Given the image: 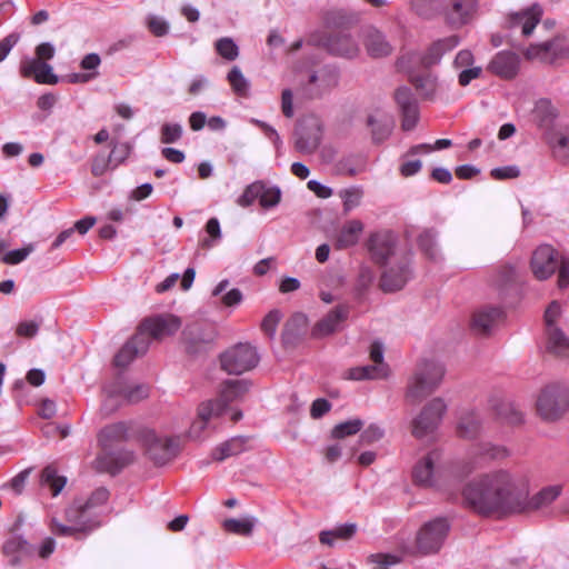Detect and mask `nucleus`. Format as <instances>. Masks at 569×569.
<instances>
[{
  "mask_svg": "<svg viewBox=\"0 0 569 569\" xmlns=\"http://www.w3.org/2000/svg\"><path fill=\"white\" fill-rule=\"evenodd\" d=\"M451 144H452V142L450 139H438L433 146L428 144V143L417 144L409 149L406 157L416 156L418 153H428L435 149L440 150V149L449 148Z\"/></svg>",
  "mask_w": 569,
  "mask_h": 569,
  "instance_id": "nucleus-63",
  "label": "nucleus"
},
{
  "mask_svg": "<svg viewBox=\"0 0 569 569\" xmlns=\"http://www.w3.org/2000/svg\"><path fill=\"white\" fill-rule=\"evenodd\" d=\"M439 458L440 453L433 450L417 462L412 472L416 483L423 487H430L433 485L435 465Z\"/></svg>",
  "mask_w": 569,
  "mask_h": 569,
  "instance_id": "nucleus-29",
  "label": "nucleus"
},
{
  "mask_svg": "<svg viewBox=\"0 0 569 569\" xmlns=\"http://www.w3.org/2000/svg\"><path fill=\"white\" fill-rule=\"evenodd\" d=\"M458 36H450L433 42L421 57V63L429 68L440 62L442 56L459 44Z\"/></svg>",
  "mask_w": 569,
  "mask_h": 569,
  "instance_id": "nucleus-31",
  "label": "nucleus"
},
{
  "mask_svg": "<svg viewBox=\"0 0 569 569\" xmlns=\"http://www.w3.org/2000/svg\"><path fill=\"white\" fill-rule=\"evenodd\" d=\"M388 376L389 367L386 363L356 367L348 372V378L351 380L383 379Z\"/></svg>",
  "mask_w": 569,
  "mask_h": 569,
  "instance_id": "nucleus-40",
  "label": "nucleus"
},
{
  "mask_svg": "<svg viewBox=\"0 0 569 569\" xmlns=\"http://www.w3.org/2000/svg\"><path fill=\"white\" fill-rule=\"evenodd\" d=\"M217 52L226 60L233 61L239 56V48L236 42L228 37L220 38L216 42Z\"/></svg>",
  "mask_w": 569,
  "mask_h": 569,
  "instance_id": "nucleus-57",
  "label": "nucleus"
},
{
  "mask_svg": "<svg viewBox=\"0 0 569 569\" xmlns=\"http://www.w3.org/2000/svg\"><path fill=\"white\" fill-rule=\"evenodd\" d=\"M410 276L408 263L386 270L380 279V287L385 292H393L403 288Z\"/></svg>",
  "mask_w": 569,
  "mask_h": 569,
  "instance_id": "nucleus-32",
  "label": "nucleus"
},
{
  "mask_svg": "<svg viewBox=\"0 0 569 569\" xmlns=\"http://www.w3.org/2000/svg\"><path fill=\"white\" fill-rule=\"evenodd\" d=\"M447 405L441 398H433L426 403L410 422V432L418 440H431L442 421Z\"/></svg>",
  "mask_w": 569,
  "mask_h": 569,
  "instance_id": "nucleus-3",
  "label": "nucleus"
},
{
  "mask_svg": "<svg viewBox=\"0 0 569 569\" xmlns=\"http://www.w3.org/2000/svg\"><path fill=\"white\" fill-rule=\"evenodd\" d=\"M395 100L402 114V129L406 131L412 130L419 119L418 103L411 90L407 87H401L395 92Z\"/></svg>",
  "mask_w": 569,
  "mask_h": 569,
  "instance_id": "nucleus-16",
  "label": "nucleus"
},
{
  "mask_svg": "<svg viewBox=\"0 0 569 569\" xmlns=\"http://www.w3.org/2000/svg\"><path fill=\"white\" fill-rule=\"evenodd\" d=\"M410 4L412 11L423 19L436 17L442 8L440 0H411Z\"/></svg>",
  "mask_w": 569,
  "mask_h": 569,
  "instance_id": "nucleus-48",
  "label": "nucleus"
},
{
  "mask_svg": "<svg viewBox=\"0 0 569 569\" xmlns=\"http://www.w3.org/2000/svg\"><path fill=\"white\" fill-rule=\"evenodd\" d=\"M503 319V311L499 307L486 306L472 315L470 329L476 336H489Z\"/></svg>",
  "mask_w": 569,
  "mask_h": 569,
  "instance_id": "nucleus-14",
  "label": "nucleus"
},
{
  "mask_svg": "<svg viewBox=\"0 0 569 569\" xmlns=\"http://www.w3.org/2000/svg\"><path fill=\"white\" fill-rule=\"evenodd\" d=\"M527 485L506 470L481 475L462 490L463 503L483 517L502 518L525 511Z\"/></svg>",
  "mask_w": 569,
  "mask_h": 569,
  "instance_id": "nucleus-1",
  "label": "nucleus"
},
{
  "mask_svg": "<svg viewBox=\"0 0 569 569\" xmlns=\"http://www.w3.org/2000/svg\"><path fill=\"white\" fill-rule=\"evenodd\" d=\"M481 430V420L478 415L475 412H468L463 415L457 427V432L459 437L465 439H473L476 438Z\"/></svg>",
  "mask_w": 569,
  "mask_h": 569,
  "instance_id": "nucleus-42",
  "label": "nucleus"
},
{
  "mask_svg": "<svg viewBox=\"0 0 569 569\" xmlns=\"http://www.w3.org/2000/svg\"><path fill=\"white\" fill-rule=\"evenodd\" d=\"M535 114L541 124H549L557 117V111L550 100L540 99L536 103Z\"/></svg>",
  "mask_w": 569,
  "mask_h": 569,
  "instance_id": "nucleus-55",
  "label": "nucleus"
},
{
  "mask_svg": "<svg viewBox=\"0 0 569 569\" xmlns=\"http://www.w3.org/2000/svg\"><path fill=\"white\" fill-rule=\"evenodd\" d=\"M181 327V320L173 315H160L144 319L138 333H142L148 340L149 337L161 340L164 337L174 335Z\"/></svg>",
  "mask_w": 569,
  "mask_h": 569,
  "instance_id": "nucleus-9",
  "label": "nucleus"
},
{
  "mask_svg": "<svg viewBox=\"0 0 569 569\" xmlns=\"http://www.w3.org/2000/svg\"><path fill=\"white\" fill-rule=\"evenodd\" d=\"M33 251V246L28 244L24 248L21 249H14L11 251H8L4 257L2 258V261L7 264H17L23 261L31 252Z\"/></svg>",
  "mask_w": 569,
  "mask_h": 569,
  "instance_id": "nucleus-64",
  "label": "nucleus"
},
{
  "mask_svg": "<svg viewBox=\"0 0 569 569\" xmlns=\"http://www.w3.org/2000/svg\"><path fill=\"white\" fill-rule=\"evenodd\" d=\"M133 461V453L130 451L111 452L104 450L103 453L99 455L93 465L94 469L99 472H108L110 475H117L122 468Z\"/></svg>",
  "mask_w": 569,
  "mask_h": 569,
  "instance_id": "nucleus-24",
  "label": "nucleus"
},
{
  "mask_svg": "<svg viewBox=\"0 0 569 569\" xmlns=\"http://www.w3.org/2000/svg\"><path fill=\"white\" fill-rule=\"evenodd\" d=\"M562 487L559 485L542 488L530 499L526 497L525 511L539 510L551 505L561 493Z\"/></svg>",
  "mask_w": 569,
  "mask_h": 569,
  "instance_id": "nucleus-38",
  "label": "nucleus"
},
{
  "mask_svg": "<svg viewBox=\"0 0 569 569\" xmlns=\"http://www.w3.org/2000/svg\"><path fill=\"white\" fill-rule=\"evenodd\" d=\"M183 129L179 123L166 122L160 129V141L164 144H171L179 141L182 137Z\"/></svg>",
  "mask_w": 569,
  "mask_h": 569,
  "instance_id": "nucleus-56",
  "label": "nucleus"
},
{
  "mask_svg": "<svg viewBox=\"0 0 569 569\" xmlns=\"http://www.w3.org/2000/svg\"><path fill=\"white\" fill-rule=\"evenodd\" d=\"M450 530L446 518H436L425 523L417 533L416 546L421 555L438 552Z\"/></svg>",
  "mask_w": 569,
  "mask_h": 569,
  "instance_id": "nucleus-7",
  "label": "nucleus"
},
{
  "mask_svg": "<svg viewBox=\"0 0 569 569\" xmlns=\"http://www.w3.org/2000/svg\"><path fill=\"white\" fill-rule=\"evenodd\" d=\"M2 552L4 556L12 558L11 565L17 566L20 563L22 557H28L33 553V547L22 536L14 535L4 541Z\"/></svg>",
  "mask_w": 569,
  "mask_h": 569,
  "instance_id": "nucleus-34",
  "label": "nucleus"
},
{
  "mask_svg": "<svg viewBox=\"0 0 569 569\" xmlns=\"http://www.w3.org/2000/svg\"><path fill=\"white\" fill-rule=\"evenodd\" d=\"M349 311L350 309L347 305L335 307L315 325L311 336L319 339L339 331L342 328V323L348 319Z\"/></svg>",
  "mask_w": 569,
  "mask_h": 569,
  "instance_id": "nucleus-15",
  "label": "nucleus"
},
{
  "mask_svg": "<svg viewBox=\"0 0 569 569\" xmlns=\"http://www.w3.org/2000/svg\"><path fill=\"white\" fill-rule=\"evenodd\" d=\"M367 122L368 126L371 127L372 139L375 142L385 141L390 136L393 128V122L388 117L378 120L376 117L369 116Z\"/></svg>",
  "mask_w": 569,
  "mask_h": 569,
  "instance_id": "nucleus-43",
  "label": "nucleus"
},
{
  "mask_svg": "<svg viewBox=\"0 0 569 569\" xmlns=\"http://www.w3.org/2000/svg\"><path fill=\"white\" fill-rule=\"evenodd\" d=\"M121 390L120 379L103 387V400L100 407V413L103 418L114 413L126 402Z\"/></svg>",
  "mask_w": 569,
  "mask_h": 569,
  "instance_id": "nucleus-30",
  "label": "nucleus"
},
{
  "mask_svg": "<svg viewBox=\"0 0 569 569\" xmlns=\"http://www.w3.org/2000/svg\"><path fill=\"white\" fill-rule=\"evenodd\" d=\"M400 561V557L392 553H372L367 558V563L371 566V569H390Z\"/></svg>",
  "mask_w": 569,
  "mask_h": 569,
  "instance_id": "nucleus-54",
  "label": "nucleus"
},
{
  "mask_svg": "<svg viewBox=\"0 0 569 569\" xmlns=\"http://www.w3.org/2000/svg\"><path fill=\"white\" fill-rule=\"evenodd\" d=\"M282 313L278 309L271 310L262 320L261 329L271 339L274 338Z\"/></svg>",
  "mask_w": 569,
  "mask_h": 569,
  "instance_id": "nucleus-61",
  "label": "nucleus"
},
{
  "mask_svg": "<svg viewBox=\"0 0 569 569\" xmlns=\"http://www.w3.org/2000/svg\"><path fill=\"white\" fill-rule=\"evenodd\" d=\"M491 408L497 419L508 426H520L525 421L523 412L508 399H492Z\"/></svg>",
  "mask_w": 569,
  "mask_h": 569,
  "instance_id": "nucleus-25",
  "label": "nucleus"
},
{
  "mask_svg": "<svg viewBox=\"0 0 569 569\" xmlns=\"http://www.w3.org/2000/svg\"><path fill=\"white\" fill-rule=\"evenodd\" d=\"M519 66L518 54L510 51H500L491 59L488 70L502 79L510 80L517 76Z\"/></svg>",
  "mask_w": 569,
  "mask_h": 569,
  "instance_id": "nucleus-22",
  "label": "nucleus"
},
{
  "mask_svg": "<svg viewBox=\"0 0 569 569\" xmlns=\"http://www.w3.org/2000/svg\"><path fill=\"white\" fill-rule=\"evenodd\" d=\"M339 197L342 200L343 212L348 213L360 206L363 198V190L361 187L352 186L340 190Z\"/></svg>",
  "mask_w": 569,
  "mask_h": 569,
  "instance_id": "nucleus-46",
  "label": "nucleus"
},
{
  "mask_svg": "<svg viewBox=\"0 0 569 569\" xmlns=\"http://www.w3.org/2000/svg\"><path fill=\"white\" fill-rule=\"evenodd\" d=\"M223 403L216 400H208L201 402L197 409V417L203 422L210 425V422L220 417L224 412Z\"/></svg>",
  "mask_w": 569,
  "mask_h": 569,
  "instance_id": "nucleus-45",
  "label": "nucleus"
},
{
  "mask_svg": "<svg viewBox=\"0 0 569 569\" xmlns=\"http://www.w3.org/2000/svg\"><path fill=\"white\" fill-rule=\"evenodd\" d=\"M416 89L423 98H432L437 90V79L432 74L417 76L411 79Z\"/></svg>",
  "mask_w": 569,
  "mask_h": 569,
  "instance_id": "nucleus-52",
  "label": "nucleus"
},
{
  "mask_svg": "<svg viewBox=\"0 0 569 569\" xmlns=\"http://www.w3.org/2000/svg\"><path fill=\"white\" fill-rule=\"evenodd\" d=\"M227 79L236 94L244 98L249 96L250 82L243 76L239 67L233 66L229 71Z\"/></svg>",
  "mask_w": 569,
  "mask_h": 569,
  "instance_id": "nucleus-47",
  "label": "nucleus"
},
{
  "mask_svg": "<svg viewBox=\"0 0 569 569\" xmlns=\"http://www.w3.org/2000/svg\"><path fill=\"white\" fill-rule=\"evenodd\" d=\"M443 376L441 363L432 360L420 362L408 380L406 399L411 403L420 402L440 386Z\"/></svg>",
  "mask_w": 569,
  "mask_h": 569,
  "instance_id": "nucleus-2",
  "label": "nucleus"
},
{
  "mask_svg": "<svg viewBox=\"0 0 569 569\" xmlns=\"http://www.w3.org/2000/svg\"><path fill=\"white\" fill-rule=\"evenodd\" d=\"M131 150L132 147L128 142L114 143L111 152L109 153V157L112 161V169L123 163L126 159L130 156Z\"/></svg>",
  "mask_w": 569,
  "mask_h": 569,
  "instance_id": "nucleus-60",
  "label": "nucleus"
},
{
  "mask_svg": "<svg viewBox=\"0 0 569 569\" xmlns=\"http://www.w3.org/2000/svg\"><path fill=\"white\" fill-rule=\"evenodd\" d=\"M325 44L331 54L340 58L355 59L360 52L357 41L350 33L343 31L329 34Z\"/></svg>",
  "mask_w": 569,
  "mask_h": 569,
  "instance_id": "nucleus-17",
  "label": "nucleus"
},
{
  "mask_svg": "<svg viewBox=\"0 0 569 569\" xmlns=\"http://www.w3.org/2000/svg\"><path fill=\"white\" fill-rule=\"evenodd\" d=\"M20 73L24 78H33L38 83L56 84L59 81V78L52 72V67L38 59L22 60Z\"/></svg>",
  "mask_w": 569,
  "mask_h": 569,
  "instance_id": "nucleus-23",
  "label": "nucleus"
},
{
  "mask_svg": "<svg viewBox=\"0 0 569 569\" xmlns=\"http://www.w3.org/2000/svg\"><path fill=\"white\" fill-rule=\"evenodd\" d=\"M362 42L371 58L387 57L393 50L385 34L372 26L362 29Z\"/></svg>",
  "mask_w": 569,
  "mask_h": 569,
  "instance_id": "nucleus-21",
  "label": "nucleus"
},
{
  "mask_svg": "<svg viewBox=\"0 0 569 569\" xmlns=\"http://www.w3.org/2000/svg\"><path fill=\"white\" fill-rule=\"evenodd\" d=\"M250 438L246 436L233 437L214 448L212 458L217 461H223L229 457L240 455L250 449Z\"/></svg>",
  "mask_w": 569,
  "mask_h": 569,
  "instance_id": "nucleus-33",
  "label": "nucleus"
},
{
  "mask_svg": "<svg viewBox=\"0 0 569 569\" xmlns=\"http://www.w3.org/2000/svg\"><path fill=\"white\" fill-rule=\"evenodd\" d=\"M438 231L433 228L423 229L418 236V246L422 253L432 261L441 259V251L437 242Z\"/></svg>",
  "mask_w": 569,
  "mask_h": 569,
  "instance_id": "nucleus-39",
  "label": "nucleus"
},
{
  "mask_svg": "<svg viewBox=\"0 0 569 569\" xmlns=\"http://www.w3.org/2000/svg\"><path fill=\"white\" fill-rule=\"evenodd\" d=\"M357 527L355 523L341 525L333 530L321 531L319 540L322 545L332 546L333 538L336 539H350L356 533Z\"/></svg>",
  "mask_w": 569,
  "mask_h": 569,
  "instance_id": "nucleus-44",
  "label": "nucleus"
},
{
  "mask_svg": "<svg viewBox=\"0 0 569 569\" xmlns=\"http://www.w3.org/2000/svg\"><path fill=\"white\" fill-rule=\"evenodd\" d=\"M536 406L541 419L556 421L569 409V389L558 383L548 385L540 391Z\"/></svg>",
  "mask_w": 569,
  "mask_h": 569,
  "instance_id": "nucleus-4",
  "label": "nucleus"
},
{
  "mask_svg": "<svg viewBox=\"0 0 569 569\" xmlns=\"http://www.w3.org/2000/svg\"><path fill=\"white\" fill-rule=\"evenodd\" d=\"M121 392L123 399L128 403H137L149 396V387L147 385H128L121 380Z\"/></svg>",
  "mask_w": 569,
  "mask_h": 569,
  "instance_id": "nucleus-51",
  "label": "nucleus"
},
{
  "mask_svg": "<svg viewBox=\"0 0 569 569\" xmlns=\"http://www.w3.org/2000/svg\"><path fill=\"white\" fill-rule=\"evenodd\" d=\"M259 355L249 343H238L220 356L221 368L229 375H241L253 369Z\"/></svg>",
  "mask_w": 569,
  "mask_h": 569,
  "instance_id": "nucleus-5",
  "label": "nucleus"
},
{
  "mask_svg": "<svg viewBox=\"0 0 569 569\" xmlns=\"http://www.w3.org/2000/svg\"><path fill=\"white\" fill-rule=\"evenodd\" d=\"M142 442L149 458L159 466L172 460L180 449L178 437L158 435L153 430H148L143 433Z\"/></svg>",
  "mask_w": 569,
  "mask_h": 569,
  "instance_id": "nucleus-6",
  "label": "nucleus"
},
{
  "mask_svg": "<svg viewBox=\"0 0 569 569\" xmlns=\"http://www.w3.org/2000/svg\"><path fill=\"white\" fill-rule=\"evenodd\" d=\"M66 518L78 532L91 530L98 526V522L93 519L91 510L83 507V501L76 500L67 508Z\"/></svg>",
  "mask_w": 569,
  "mask_h": 569,
  "instance_id": "nucleus-27",
  "label": "nucleus"
},
{
  "mask_svg": "<svg viewBox=\"0 0 569 569\" xmlns=\"http://www.w3.org/2000/svg\"><path fill=\"white\" fill-rule=\"evenodd\" d=\"M547 349L558 357H569V339L558 327L549 329Z\"/></svg>",
  "mask_w": 569,
  "mask_h": 569,
  "instance_id": "nucleus-41",
  "label": "nucleus"
},
{
  "mask_svg": "<svg viewBox=\"0 0 569 569\" xmlns=\"http://www.w3.org/2000/svg\"><path fill=\"white\" fill-rule=\"evenodd\" d=\"M217 336V330L212 325L194 322L183 329L182 341L188 353L198 355L209 350Z\"/></svg>",
  "mask_w": 569,
  "mask_h": 569,
  "instance_id": "nucleus-8",
  "label": "nucleus"
},
{
  "mask_svg": "<svg viewBox=\"0 0 569 569\" xmlns=\"http://www.w3.org/2000/svg\"><path fill=\"white\" fill-rule=\"evenodd\" d=\"M477 10V0H449L443 9L445 21L451 28L459 29L475 19Z\"/></svg>",
  "mask_w": 569,
  "mask_h": 569,
  "instance_id": "nucleus-11",
  "label": "nucleus"
},
{
  "mask_svg": "<svg viewBox=\"0 0 569 569\" xmlns=\"http://www.w3.org/2000/svg\"><path fill=\"white\" fill-rule=\"evenodd\" d=\"M263 191V182L262 181H256L251 184H249L242 194L238 198V204L240 207H249L251 206L257 199H259L260 193Z\"/></svg>",
  "mask_w": 569,
  "mask_h": 569,
  "instance_id": "nucleus-59",
  "label": "nucleus"
},
{
  "mask_svg": "<svg viewBox=\"0 0 569 569\" xmlns=\"http://www.w3.org/2000/svg\"><path fill=\"white\" fill-rule=\"evenodd\" d=\"M558 252L549 244L539 246L531 258V270L538 280L551 277L559 264Z\"/></svg>",
  "mask_w": 569,
  "mask_h": 569,
  "instance_id": "nucleus-13",
  "label": "nucleus"
},
{
  "mask_svg": "<svg viewBox=\"0 0 569 569\" xmlns=\"http://www.w3.org/2000/svg\"><path fill=\"white\" fill-rule=\"evenodd\" d=\"M149 345L150 340H148L142 333L137 332L114 356V366L118 368H126L138 356L144 355Z\"/></svg>",
  "mask_w": 569,
  "mask_h": 569,
  "instance_id": "nucleus-20",
  "label": "nucleus"
},
{
  "mask_svg": "<svg viewBox=\"0 0 569 569\" xmlns=\"http://www.w3.org/2000/svg\"><path fill=\"white\" fill-rule=\"evenodd\" d=\"M321 142V126L318 121H312L308 126H302L295 132V148L305 154L313 153Z\"/></svg>",
  "mask_w": 569,
  "mask_h": 569,
  "instance_id": "nucleus-19",
  "label": "nucleus"
},
{
  "mask_svg": "<svg viewBox=\"0 0 569 569\" xmlns=\"http://www.w3.org/2000/svg\"><path fill=\"white\" fill-rule=\"evenodd\" d=\"M250 388L249 381L244 379L227 380L220 390L219 402L227 409L228 405L241 399Z\"/></svg>",
  "mask_w": 569,
  "mask_h": 569,
  "instance_id": "nucleus-37",
  "label": "nucleus"
},
{
  "mask_svg": "<svg viewBox=\"0 0 569 569\" xmlns=\"http://www.w3.org/2000/svg\"><path fill=\"white\" fill-rule=\"evenodd\" d=\"M67 483V479L64 477L58 476L57 470L52 466H48L42 470L41 473V485L48 486L53 496H57L61 492Z\"/></svg>",
  "mask_w": 569,
  "mask_h": 569,
  "instance_id": "nucleus-50",
  "label": "nucleus"
},
{
  "mask_svg": "<svg viewBox=\"0 0 569 569\" xmlns=\"http://www.w3.org/2000/svg\"><path fill=\"white\" fill-rule=\"evenodd\" d=\"M222 527L230 533L250 536L254 527V519L251 517L242 519L230 518L222 522Z\"/></svg>",
  "mask_w": 569,
  "mask_h": 569,
  "instance_id": "nucleus-49",
  "label": "nucleus"
},
{
  "mask_svg": "<svg viewBox=\"0 0 569 569\" xmlns=\"http://www.w3.org/2000/svg\"><path fill=\"white\" fill-rule=\"evenodd\" d=\"M542 8L539 4H532L526 10L510 14L511 27H521L523 36H530L542 17Z\"/></svg>",
  "mask_w": 569,
  "mask_h": 569,
  "instance_id": "nucleus-28",
  "label": "nucleus"
},
{
  "mask_svg": "<svg viewBox=\"0 0 569 569\" xmlns=\"http://www.w3.org/2000/svg\"><path fill=\"white\" fill-rule=\"evenodd\" d=\"M109 168H112V161L109 154H106L104 152H99L93 157L91 162L92 176L101 177L109 170Z\"/></svg>",
  "mask_w": 569,
  "mask_h": 569,
  "instance_id": "nucleus-62",
  "label": "nucleus"
},
{
  "mask_svg": "<svg viewBox=\"0 0 569 569\" xmlns=\"http://www.w3.org/2000/svg\"><path fill=\"white\" fill-rule=\"evenodd\" d=\"M281 200V191L278 187H268L263 183V191L259 196V203L264 209L274 208Z\"/></svg>",
  "mask_w": 569,
  "mask_h": 569,
  "instance_id": "nucleus-58",
  "label": "nucleus"
},
{
  "mask_svg": "<svg viewBox=\"0 0 569 569\" xmlns=\"http://www.w3.org/2000/svg\"><path fill=\"white\" fill-rule=\"evenodd\" d=\"M308 317L302 312L293 313L284 323L281 339L284 346H296L308 330Z\"/></svg>",
  "mask_w": 569,
  "mask_h": 569,
  "instance_id": "nucleus-26",
  "label": "nucleus"
},
{
  "mask_svg": "<svg viewBox=\"0 0 569 569\" xmlns=\"http://www.w3.org/2000/svg\"><path fill=\"white\" fill-rule=\"evenodd\" d=\"M129 427L126 422L119 421L106 426L98 436V441L103 450H109L113 443L124 441L127 439Z\"/></svg>",
  "mask_w": 569,
  "mask_h": 569,
  "instance_id": "nucleus-36",
  "label": "nucleus"
},
{
  "mask_svg": "<svg viewBox=\"0 0 569 569\" xmlns=\"http://www.w3.org/2000/svg\"><path fill=\"white\" fill-rule=\"evenodd\" d=\"M397 244V237L389 230L372 232L367 240V248L371 259L378 264H386L393 256Z\"/></svg>",
  "mask_w": 569,
  "mask_h": 569,
  "instance_id": "nucleus-10",
  "label": "nucleus"
},
{
  "mask_svg": "<svg viewBox=\"0 0 569 569\" xmlns=\"http://www.w3.org/2000/svg\"><path fill=\"white\" fill-rule=\"evenodd\" d=\"M527 58H540L549 62H555L569 56V46L563 39L556 38L550 41L531 46L527 52Z\"/></svg>",
  "mask_w": 569,
  "mask_h": 569,
  "instance_id": "nucleus-18",
  "label": "nucleus"
},
{
  "mask_svg": "<svg viewBox=\"0 0 569 569\" xmlns=\"http://www.w3.org/2000/svg\"><path fill=\"white\" fill-rule=\"evenodd\" d=\"M363 427V421L359 418L348 420L335 426L331 431V436L335 439H342L348 436L358 433Z\"/></svg>",
  "mask_w": 569,
  "mask_h": 569,
  "instance_id": "nucleus-53",
  "label": "nucleus"
},
{
  "mask_svg": "<svg viewBox=\"0 0 569 569\" xmlns=\"http://www.w3.org/2000/svg\"><path fill=\"white\" fill-rule=\"evenodd\" d=\"M338 83V69L333 66H323L309 76L307 90L311 98H320L333 90Z\"/></svg>",
  "mask_w": 569,
  "mask_h": 569,
  "instance_id": "nucleus-12",
  "label": "nucleus"
},
{
  "mask_svg": "<svg viewBox=\"0 0 569 569\" xmlns=\"http://www.w3.org/2000/svg\"><path fill=\"white\" fill-rule=\"evenodd\" d=\"M362 231L363 223L360 220L353 219L346 222L336 238V249L342 250L356 246Z\"/></svg>",
  "mask_w": 569,
  "mask_h": 569,
  "instance_id": "nucleus-35",
  "label": "nucleus"
}]
</instances>
